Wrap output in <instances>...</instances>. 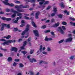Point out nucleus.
I'll return each mask as SVG.
<instances>
[{"mask_svg": "<svg viewBox=\"0 0 75 75\" xmlns=\"http://www.w3.org/2000/svg\"><path fill=\"white\" fill-rule=\"evenodd\" d=\"M14 29L15 31H18V29H17V28H14Z\"/></svg>", "mask_w": 75, "mask_h": 75, "instance_id": "nucleus-53", "label": "nucleus"}, {"mask_svg": "<svg viewBox=\"0 0 75 75\" xmlns=\"http://www.w3.org/2000/svg\"><path fill=\"white\" fill-rule=\"evenodd\" d=\"M59 25V22H58L57 23H56L54 25H53V26L54 27H58Z\"/></svg>", "mask_w": 75, "mask_h": 75, "instance_id": "nucleus-17", "label": "nucleus"}, {"mask_svg": "<svg viewBox=\"0 0 75 75\" xmlns=\"http://www.w3.org/2000/svg\"><path fill=\"white\" fill-rule=\"evenodd\" d=\"M69 18L70 19V20H72V21H75V19L74 18H73L72 17H70Z\"/></svg>", "mask_w": 75, "mask_h": 75, "instance_id": "nucleus-30", "label": "nucleus"}, {"mask_svg": "<svg viewBox=\"0 0 75 75\" xmlns=\"http://www.w3.org/2000/svg\"><path fill=\"white\" fill-rule=\"evenodd\" d=\"M24 15H25L26 16H29V14H26V13H24L23 14Z\"/></svg>", "mask_w": 75, "mask_h": 75, "instance_id": "nucleus-57", "label": "nucleus"}, {"mask_svg": "<svg viewBox=\"0 0 75 75\" xmlns=\"http://www.w3.org/2000/svg\"><path fill=\"white\" fill-rule=\"evenodd\" d=\"M53 11L54 13H53L51 14V16H52V17H53V16H55V15L56 13V12H57V8L55 7H54Z\"/></svg>", "mask_w": 75, "mask_h": 75, "instance_id": "nucleus-7", "label": "nucleus"}, {"mask_svg": "<svg viewBox=\"0 0 75 75\" xmlns=\"http://www.w3.org/2000/svg\"><path fill=\"white\" fill-rule=\"evenodd\" d=\"M19 59H15V62H18V61H19Z\"/></svg>", "mask_w": 75, "mask_h": 75, "instance_id": "nucleus-38", "label": "nucleus"}, {"mask_svg": "<svg viewBox=\"0 0 75 75\" xmlns=\"http://www.w3.org/2000/svg\"><path fill=\"white\" fill-rule=\"evenodd\" d=\"M0 10H1V9L0 8ZM0 14H4V12H2V11L0 12Z\"/></svg>", "mask_w": 75, "mask_h": 75, "instance_id": "nucleus-51", "label": "nucleus"}, {"mask_svg": "<svg viewBox=\"0 0 75 75\" xmlns=\"http://www.w3.org/2000/svg\"><path fill=\"white\" fill-rule=\"evenodd\" d=\"M18 20H19V17H18L16 18V20L14 21V23H18L17 22L18 21Z\"/></svg>", "mask_w": 75, "mask_h": 75, "instance_id": "nucleus-21", "label": "nucleus"}, {"mask_svg": "<svg viewBox=\"0 0 75 75\" xmlns=\"http://www.w3.org/2000/svg\"><path fill=\"white\" fill-rule=\"evenodd\" d=\"M47 50L48 51H51V49L50 47H48Z\"/></svg>", "mask_w": 75, "mask_h": 75, "instance_id": "nucleus-46", "label": "nucleus"}, {"mask_svg": "<svg viewBox=\"0 0 75 75\" xmlns=\"http://www.w3.org/2000/svg\"><path fill=\"white\" fill-rule=\"evenodd\" d=\"M51 7V6H48L47 8V10H49Z\"/></svg>", "mask_w": 75, "mask_h": 75, "instance_id": "nucleus-47", "label": "nucleus"}, {"mask_svg": "<svg viewBox=\"0 0 75 75\" xmlns=\"http://www.w3.org/2000/svg\"><path fill=\"white\" fill-rule=\"evenodd\" d=\"M24 18L26 19V20H30V18L28 17H27L26 16H25L24 17Z\"/></svg>", "mask_w": 75, "mask_h": 75, "instance_id": "nucleus-27", "label": "nucleus"}, {"mask_svg": "<svg viewBox=\"0 0 75 75\" xmlns=\"http://www.w3.org/2000/svg\"><path fill=\"white\" fill-rule=\"evenodd\" d=\"M51 21L52 23H54V22L55 21V20H54V18H52L51 20Z\"/></svg>", "mask_w": 75, "mask_h": 75, "instance_id": "nucleus-54", "label": "nucleus"}, {"mask_svg": "<svg viewBox=\"0 0 75 75\" xmlns=\"http://www.w3.org/2000/svg\"><path fill=\"white\" fill-rule=\"evenodd\" d=\"M29 6L28 5L24 6L23 4H21L20 6L16 5L15 6V8H17V11L19 12H23L24 10L19 9L21 8H28Z\"/></svg>", "mask_w": 75, "mask_h": 75, "instance_id": "nucleus-1", "label": "nucleus"}, {"mask_svg": "<svg viewBox=\"0 0 75 75\" xmlns=\"http://www.w3.org/2000/svg\"><path fill=\"white\" fill-rule=\"evenodd\" d=\"M62 28L64 30H66V29L65 28V26H62Z\"/></svg>", "mask_w": 75, "mask_h": 75, "instance_id": "nucleus-48", "label": "nucleus"}, {"mask_svg": "<svg viewBox=\"0 0 75 75\" xmlns=\"http://www.w3.org/2000/svg\"><path fill=\"white\" fill-rule=\"evenodd\" d=\"M26 27L27 28H26L25 30L22 33L21 35H24V34H25V33H27V31H28L29 30V25H27L26 26Z\"/></svg>", "mask_w": 75, "mask_h": 75, "instance_id": "nucleus-6", "label": "nucleus"}, {"mask_svg": "<svg viewBox=\"0 0 75 75\" xmlns=\"http://www.w3.org/2000/svg\"><path fill=\"white\" fill-rule=\"evenodd\" d=\"M0 41H6V40H4V39H0Z\"/></svg>", "mask_w": 75, "mask_h": 75, "instance_id": "nucleus-45", "label": "nucleus"}, {"mask_svg": "<svg viewBox=\"0 0 75 75\" xmlns=\"http://www.w3.org/2000/svg\"><path fill=\"white\" fill-rule=\"evenodd\" d=\"M32 25L34 27H36L37 26H36V25H35V23L34 22H32Z\"/></svg>", "mask_w": 75, "mask_h": 75, "instance_id": "nucleus-25", "label": "nucleus"}, {"mask_svg": "<svg viewBox=\"0 0 75 75\" xmlns=\"http://www.w3.org/2000/svg\"><path fill=\"white\" fill-rule=\"evenodd\" d=\"M70 23L71 25H73L74 26H75V23H73L72 22H71Z\"/></svg>", "mask_w": 75, "mask_h": 75, "instance_id": "nucleus-35", "label": "nucleus"}, {"mask_svg": "<svg viewBox=\"0 0 75 75\" xmlns=\"http://www.w3.org/2000/svg\"><path fill=\"white\" fill-rule=\"evenodd\" d=\"M50 32V30H45V33H49Z\"/></svg>", "mask_w": 75, "mask_h": 75, "instance_id": "nucleus-41", "label": "nucleus"}, {"mask_svg": "<svg viewBox=\"0 0 75 75\" xmlns=\"http://www.w3.org/2000/svg\"><path fill=\"white\" fill-rule=\"evenodd\" d=\"M40 14V12L39 11L37 12L35 14V18L36 19L38 18V16Z\"/></svg>", "mask_w": 75, "mask_h": 75, "instance_id": "nucleus-11", "label": "nucleus"}, {"mask_svg": "<svg viewBox=\"0 0 75 75\" xmlns=\"http://www.w3.org/2000/svg\"><path fill=\"white\" fill-rule=\"evenodd\" d=\"M50 33L52 35H53V37H54L55 35H54V32H50Z\"/></svg>", "mask_w": 75, "mask_h": 75, "instance_id": "nucleus-33", "label": "nucleus"}, {"mask_svg": "<svg viewBox=\"0 0 75 75\" xmlns=\"http://www.w3.org/2000/svg\"><path fill=\"white\" fill-rule=\"evenodd\" d=\"M64 13L66 14L67 15H69V12H67V11L65 10L64 11Z\"/></svg>", "mask_w": 75, "mask_h": 75, "instance_id": "nucleus-23", "label": "nucleus"}, {"mask_svg": "<svg viewBox=\"0 0 75 75\" xmlns=\"http://www.w3.org/2000/svg\"><path fill=\"white\" fill-rule=\"evenodd\" d=\"M21 24H23L24 23V21L23 20H22L21 21Z\"/></svg>", "mask_w": 75, "mask_h": 75, "instance_id": "nucleus-61", "label": "nucleus"}, {"mask_svg": "<svg viewBox=\"0 0 75 75\" xmlns=\"http://www.w3.org/2000/svg\"><path fill=\"white\" fill-rule=\"evenodd\" d=\"M74 58V56H71V57H70V59H72Z\"/></svg>", "mask_w": 75, "mask_h": 75, "instance_id": "nucleus-56", "label": "nucleus"}, {"mask_svg": "<svg viewBox=\"0 0 75 75\" xmlns=\"http://www.w3.org/2000/svg\"><path fill=\"white\" fill-rule=\"evenodd\" d=\"M23 26H24V24H22L20 25V27H23Z\"/></svg>", "mask_w": 75, "mask_h": 75, "instance_id": "nucleus-63", "label": "nucleus"}, {"mask_svg": "<svg viewBox=\"0 0 75 75\" xmlns=\"http://www.w3.org/2000/svg\"><path fill=\"white\" fill-rule=\"evenodd\" d=\"M31 0H25V1L27 3H28V2H31L32 3H34V2H33L31 1Z\"/></svg>", "mask_w": 75, "mask_h": 75, "instance_id": "nucleus-31", "label": "nucleus"}, {"mask_svg": "<svg viewBox=\"0 0 75 75\" xmlns=\"http://www.w3.org/2000/svg\"><path fill=\"white\" fill-rule=\"evenodd\" d=\"M34 12H33V13H32L31 14V16H34Z\"/></svg>", "mask_w": 75, "mask_h": 75, "instance_id": "nucleus-55", "label": "nucleus"}, {"mask_svg": "<svg viewBox=\"0 0 75 75\" xmlns=\"http://www.w3.org/2000/svg\"><path fill=\"white\" fill-rule=\"evenodd\" d=\"M5 24V27H7V28H10V25L8 24L7 25V24Z\"/></svg>", "mask_w": 75, "mask_h": 75, "instance_id": "nucleus-26", "label": "nucleus"}, {"mask_svg": "<svg viewBox=\"0 0 75 75\" xmlns=\"http://www.w3.org/2000/svg\"><path fill=\"white\" fill-rule=\"evenodd\" d=\"M57 16H58V17H59V18H62V15H58Z\"/></svg>", "mask_w": 75, "mask_h": 75, "instance_id": "nucleus-36", "label": "nucleus"}, {"mask_svg": "<svg viewBox=\"0 0 75 75\" xmlns=\"http://www.w3.org/2000/svg\"><path fill=\"white\" fill-rule=\"evenodd\" d=\"M33 10V8H31L29 9V10Z\"/></svg>", "mask_w": 75, "mask_h": 75, "instance_id": "nucleus-64", "label": "nucleus"}, {"mask_svg": "<svg viewBox=\"0 0 75 75\" xmlns=\"http://www.w3.org/2000/svg\"><path fill=\"white\" fill-rule=\"evenodd\" d=\"M47 20V18H45V19H42L41 21H45Z\"/></svg>", "mask_w": 75, "mask_h": 75, "instance_id": "nucleus-59", "label": "nucleus"}, {"mask_svg": "<svg viewBox=\"0 0 75 75\" xmlns=\"http://www.w3.org/2000/svg\"><path fill=\"white\" fill-rule=\"evenodd\" d=\"M1 50H3V51H7V49H3L2 48H1Z\"/></svg>", "mask_w": 75, "mask_h": 75, "instance_id": "nucleus-44", "label": "nucleus"}, {"mask_svg": "<svg viewBox=\"0 0 75 75\" xmlns=\"http://www.w3.org/2000/svg\"><path fill=\"white\" fill-rule=\"evenodd\" d=\"M16 42V40H9L8 41L4 42L3 43H2V44L3 45H8L9 44V43H11V42Z\"/></svg>", "mask_w": 75, "mask_h": 75, "instance_id": "nucleus-4", "label": "nucleus"}, {"mask_svg": "<svg viewBox=\"0 0 75 75\" xmlns=\"http://www.w3.org/2000/svg\"><path fill=\"white\" fill-rule=\"evenodd\" d=\"M2 27L1 29V31H3V30H4V27H5V26L6 25L4 24V23H2L1 24Z\"/></svg>", "mask_w": 75, "mask_h": 75, "instance_id": "nucleus-18", "label": "nucleus"}, {"mask_svg": "<svg viewBox=\"0 0 75 75\" xmlns=\"http://www.w3.org/2000/svg\"><path fill=\"white\" fill-rule=\"evenodd\" d=\"M27 58H28V59H30V62L33 63V61H34V62H37L36 60L34 59H30V56H27Z\"/></svg>", "mask_w": 75, "mask_h": 75, "instance_id": "nucleus-10", "label": "nucleus"}, {"mask_svg": "<svg viewBox=\"0 0 75 75\" xmlns=\"http://www.w3.org/2000/svg\"><path fill=\"white\" fill-rule=\"evenodd\" d=\"M59 5L62 8H64V7H65L63 2H61V3Z\"/></svg>", "mask_w": 75, "mask_h": 75, "instance_id": "nucleus-19", "label": "nucleus"}, {"mask_svg": "<svg viewBox=\"0 0 75 75\" xmlns=\"http://www.w3.org/2000/svg\"><path fill=\"white\" fill-rule=\"evenodd\" d=\"M33 52H34V50H31L30 52V54H32L33 53Z\"/></svg>", "mask_w": 75, "mask_h": 75, "instance_id": "nucleus-39", "label": "nucleus"}, {"mask_svg": "<svg viewBox=\"0 0 75 75\" xmlns=\"http://www.w3.org/2000/svg\"><path fill=\"white\" fill-rule=\"evenodd\" d=\"M21 52L22 53H23V54L24 55H25V54H27V52L26 51H22Z\"/></svg>", "mask_w": 75, "mask_h": 75, "instance_id": "nucleus-29", "label": "nucleus"}, {"mask_svg": "<svg viewBox=\"0 0 75 75\" xmlns=\"http://www.w3.org/2000/svg\"><path fill=\"white\" fill-rule=\"evenodd\" d=\"M7 60L8 61L10 62V61H11V60H12V59L11 58V57H9L8 58Z\"/></svg>", "mask_w": 75, "mask_h": 75, "instance_id": "nucleus-24", "label": "nucleus"}, {"mask_svg": "<svg viewBox=\"0 0 75 75\" xmlns=\"http://www.w3.org/2000/svg\"><path fill=\"white\" fill-rule=\"evenodd\" d=\"M63 41H64V40H62L59 41V44H61V43H62V42H63Z\"/></svg>", "mask_w": 75, "mask_h": 75, "instance_id": "nucleus-42", "label": "nucleus"}, {"mask_svg": "<svg viewBox=\"0 0 75 75\" xmlns=\"http://www.w3.org/2000/svg\"><path fill=\"white\" fill-rule=\"evenodd\" d=\"M45 41H49V38H47V37H46V38L45 39Z\"/></svg>", "mask_w": 75, "mask_h": 75, "instance_id": "nucleus-49", "label": "nucleus"}, {"mask_svg": "<svg viewBox=\"0 0 75 75\" xmlns=\"http://www.w3.org/2000/svg\"><path fill=\"white\" fill-rule=\"evenodd\" d=\"M29 72L30 75H34V72L32 71H30Z\"/></svg>", "mask_w": 75, "mask_h": 75, "instance_id": "nucleus-28", "label": "nucleus"}, {"mask_svg": "<svg viewBox=\"0 0 75 75\" xmlns=\"http://www.w3.org/2000/svg\"><path fill=\"white\" fill-rule=\"evenodd\" d=\"M15 3H20V2L17 1H15Z\"/></svg>", "mask_w": 75, "mask_h": 75, "instance_id": "nucleus-52", "label": "nucleus"}, {"mask_svg": "<svg viewBox=\"0 0 75 75\" xmlns=\"http://www.w3.org/2000/svg\"><path fill=\"white\" fill-rule=\"evenodd\" d=\"M38 1H41L39 3V4L40 6V7H43V8L45 7V4H48L49 3V1H45V0H37ZM43 3H44V5L43 6H42V4Z\"/></svg>", "mask_w": 75, "mask_h": 75, "instance_id": "nucleus-2", "label": "nucleus"}, {"mask_svg": "<svg viewBox=\"0 0 75 75\" xmlns=\"http://www.w3.org/2000/svg\"><path fill=\"white\" fill-rule=\"evenodd\" d=\"M17 63L14 62L13 64V66H16V65H17Z\"/></svg>", "mask_w": 75, "mask_h": 75, "instance_id": "nucleus-50", "label": "nucleus"}, {"mask_svg": "<svg viewBox=\"0 0 75 75\" xmlns=\"http://www.w3.org/2000/svg\"><path fill=\"white\" fill-rule=\"evenodd\" d=\"M42 54H44L45 55H47V54H48V53L44 51L42 52Z\"/></svg>", "mask_w": 75, "mask_h": 75, "instance_id": "nucleus-34", "label": "nucleus"}, {"mask_svg": "<svg viewBox=\"0 0 75 75\" xmlns=\"http://www.w3.org/2000/svg\"><path fill=\"white\" fill-rule=\"evenodd\" d=\"M42 45H41L40 47V53H41V52L42 51H42H44V50H45V47H43L42 49Z\"/></svg>", "mask_w": 75, "mask_h": 75, "instance_id": "nucleus-12", "label": "nucleus"}, {"mask_svg": "<svg viewBox=\"0 0 75 75\" xmlns=\"http://www.w3.org/2000/svg\"><path fill=\"white\" fill-rule=\"evenodd\" d=\"M27 44V41H25L24 43L23 46L21 47V49H22V50H25L24 47H25V45H26Z\"/></svg>", "mask_w": 75, "mask_h": 75, "instance_id": "nucleus-9", "label": "nucleus"}, {"mask_svg": "<svg viewBox=\"0 0 75 75\" xmlns=\"http://www.w3.org/2000/svg\"><path fill=\"white\" fill-rule=\"evenodd\" d=\"M5 1H2L3 3L5 5H8V6H10L11 7H13L14 5L13 4H10L9 3H8V0H5Z\"/></svg>", "mask_w": 75, "mask_h": 75, "instance_id": "nucleus-5", "label": "nucleus"}, {"mask_svg": "<svg viewBox=\"0 0 75 75\" xmlns=\"http://www.w3.org/2000/svg\"><path fill=\"white\" fill-rule=\"evenodd\" d=\"M31 38H28V41H31Z\"/></svg>", "mask_w": 75, "mask_h": 75, "instance_id": "nucleus-58", "label": "nucleus"}, {"mask_svg": "<svg viewBox=\"0 0 75 75\" xmlns=\"http://www.w3.org/2000/svg\"><path fill=\"white\" fill-rule=\"evenodd\" d=\"M36 0H31V1H32V2H33V3H35Z\"/></svg>", "mask_w": 75, "mask_h": 75, "instance_id": "nucleus-60", "label": "nucleus"}, {"mask_svg": "<svg viewBox=\"0 0 75 75\" xmlns=\"http://www.w3.org/2000/svg\"><path fill=\"white\" fill-rule=\"evenodd\" d=\"M45 28H46V25H44L41 27V28H42V29H45Z\"/></svg>", "mask_w": 75, "mask_h": 75, "instance_id": "nucleus-32", "label": "nucleus"}, {"mask_svg": "<svg viewBox=\"0 0 75 75\" xmlns=\"http://www.w3.org/2000/svg\"><path fill=\"white\" fill-rule=\"evenodd\" d=\"M22 41V39H19V40H18V42H20V41Z\"/></svg>", "mask_w": 75, "mask_h": 75, "instance_id": "nucleus-62", "label": "nucleus"}, {"mask_svg": "<svg viewBox=\"0 0 75 75\" xmlns=\"http://www.w3.org/2000/svg\"><path fill=\"white\" fill-rule=\"evenodd\" d=\"M1 19L2 20H6V21H10L11 20V18H6L4 17H3L1 18Z\"/></svg>", "mask_w": 75, "mask_h": 75, "instance_id": "nucleus-13", "label": "nucleus"}, {"mask_svg": "<svg viewBox=\"0 0 75 75\" xmlns=\"http://www.w3.org/2000/svg\"><path fill=\"white\" fill-rule=\"evenodd\" d=\"M6 12H9V11H10V9H6Z\"/></svg>", "mask_w": 75, "mask_h": 75, "instance_id": "nucleus-43", "label": "nucleus"}, {"mask_svg": "<svg viewBox=\"0 0 75 75\" xmlns=\"http://www.w3.org/2000/svg\"><path fill=\"white\" fill-rule=\"evenodd\" d=\"M11 51H14L15 52H16L17 51V48L14 47H12L11 49Z\"/></svg>", "mask_w": 75, "mask_h": 75, "instance_id": "nucleus-15", "label": "nucleus"}, {"mask_svg": "<svg viewBox=\"0 0 75 75\" xmlns=\"http://www.w3.org/2000/svg\"><path fill=\"white\" fill-rule=\"evenodd\" d=\"M58 30L60 32L61 34H64V31H63V30H62L61 28V27H59Z\"/></svg>", "mask_w": 75, "mask_h": 75, "instance_id": "nucleus-14", "label": "nucleus"}, {"mask_svg": "<svg viewBox=\"0 0 75 75\" xmlns=\"http://www.w3.org/2000/svg\"><path fill=\"white\" fill-rule=\"evenodd\" d=\"M46 64V62L44 61H42V60H41L40 61L39 64Z\"/></svg>", "mask_w": 75, "mask_h": 75, "instance_id": "nucleus-22", "label": "nucleus"}, {"mask_svg": "<svg viewBox=\"0 0 75 75\" xmlns=\"http://www.w3.org/2000/svg\"><path fill=\"white\" fill-rule=\"evenodd\" d=\"M33 32L35 35V36L37 37H39V34H38V31L37 30H34Z\"/></svg>", "mask_w": 75, "mask_h": 75, "instance_id": "nucleus-8", "label": "nucleus"}, {"mask_svg": "<svg viewBox=\"0 0 75 75\" xmlns=\"http://www.w3.org/2000/svg\"><path fill=\"white\" fill-rule=\"evenodd\" d=\"M11 11L14 14L12 15V18H14V17H15L16 16V14L18 13L17 16H21L22 15V14L21 13H18V12L17 11H14V9H11Z\"/></svg>", "mask_w": 75, "mask_h": 75, "instance_id": "nucleus-3", "label": "nucleus"}, {"mask_svg": "<svg viewBox=\"0 0 75 75\" xmlns=\"http://www.w3.org/2000/svg\"><path fill=\"white\" fill-rule=\"evenodd\" d=\"M67 23L63 21L62 22V24L63 25H67Z\"/></svg>", "mask_w": 75, "mask_h": 75, "instance_id": "nucleus-37", "label": "nucleus"}, {"mask_svg": "<svg viewBox=\"0 0 75 75\" xmlns=\"http://www.w3.org/2000/svg\"><path fill=\"white\" fill-rule=\"evenodd\" d=\"M3 38H6L7 40H8L10 38H11V36L10 35H8L7 37L4 36Z\"/></svg>", "mask_w": 75, "mask_h": 75, "instance_id": "nucleus-20", "label": "nucleus"}, {"mask_svg": "<svg viewBox=\"0 0 75 75\" xmlns=\"http://www.w3.org/2000/svg\"><path fill=\"white\" fill-rule=\"evenodd\" d=\"M19 65L20 67H24V65H23V64L21 63H20L19 64Z\"/></svg>", "mask_w": 75, "mask_h": 75, "instance_id": "nucleus-40", "label": "nucleus"}, {"mask_svg": "<svg viewBox=\"0 0 75 75\" xmlns=\"http://www.w3.org/2000/svg\"><path fill=\"white\" fill-rule=\"evenodd\" d=\"M72 40V38H70L66 40V42H70Z\"/></svg>", "mask_w": 75, "mask_h": 75, "instance_id": "nucleus-16", "label": "nucleus"}]
</instances>
